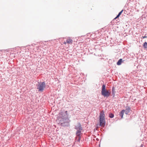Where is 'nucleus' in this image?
<instances>
[{"label":"nucleus","instance_id":"obj_1","mask_svg":"<svg viewBox=\"0 0 147 147\" xmlns=\"http://www.w3.org/2000/svg\"><path fill=\"white\" fill-rule=\"evenodd\" d=\"M58 124L64 127H68L69 125V120L68 118L59 119Z\"/></svg>","mask_w":147,"mask_h":147},{"label":"nucleus","instance_id":"obj_2","mask_svg":"<svg viewBox=\"0 0 147 147\" xmlns=\"http://www.w3.org/2000/svg\"><path fill=\"white\" fill-rule=\"evenodd\" d=\"M105 114L103 111H102L100 114L99 123L101 127L105 126Z\"/></svg>","mask_w":147,"mask_h":147},{"label":"nucleus","instance_id":"obj_3","mask_svg":"<svg viewBox=\"0 0 147 147\" xmlns=\"http://www.w3.org/2000/svg\"><path fill=\"white\" fill-rule=\"evenodd\" d=\"M74 129L77 130L76 133V136H80L82 134V128L80 123L79 122L75 126Z\"/></svg>","mask_w":147,"mask_h":147},{"label":"nucleus","instance_id":"obj_4","mask_svg":"<svg viewBox=\"0 0 147 147\" xmlns=\"http://www.w3.org/2000/svg\"><path fill=\"white\" fill-rule=\"evenodd\" d=\"M101 93L102 95L105 97H108L110 95V92L106 90V86L104 84H103L102 86Z\"/></svg>","mask_w":147,"mask_h":147},{"label":"nucleus","instance_id":"obj_5","mask_svg":"<svg viewBox=\"0 0 147 147\" xmlns=\"http://www.w3.org/2000/svg\"><path fill=\"white\" fill-rule=\"evenodd\" d=\"M38 84L36 85L37 89L39 91L42 92L46 87L45 82H38Z\"/></svg>","mask_w":147,"mask_h":147},{"label":"nucleus","instance_id":"obj_6","mask_svg":"<svg viewBox=\"0 0 147 147\" xmlns=\"http://www.w3.org/2000/svg\"><path fill=\"white\" fill-rule=\"evenodd\" d=\"M67 111H65L61 112L59 114V119L68 118L67 115Z\"/></svg>","mask_w":147,"mask_h":147},{"label":"nucleus","instance_id":"obj_7","mask_svg":"<svg viewBox=\"0 0 147 147\" xmlns=\"http://www.w3.org/2000/svg\"><path fill=\"white\" fill-rule=\"evenodd\" d=\"M125 112V110H123L120 112V115L121 116V118H123V115Z\"/></svg>","mask_w":147,"mask_h":147},{"label":"nucleus","instance_id":"obj_8","mask_svg":"<svg viewBox=\"0 0 147 147\" xmlns=\"http://www.w3.org/2000/svg\"><path fill=\"white\" fill-rule=\"evenodd\" d=\"M130 109L129 108H127L125 110V113L126 114H128L130 113Z\"/></svg>","mask_w":147,"mask_h":147},{"label":"nucleus","instance_id":"obj_9","mask_svg":"<svg viewBox=\"0 0 147 147\" xmlns=\"http://www.w3.org/2000/svg\"><path fill=\"white\" fill-rule=\"evenodd\" d=\"M123 11V10H122L120 12H119L118 14L117 15V17H115L114 19L113 20H115L117 18H118L120 15H121V14L122 13Z\"/></svg>","mask_w":147,"mask_h":147},{"label":"nucleus","instance_id":"obj_10","mask_svg":"<svg viewBox=\"0 0 147 147\" xmlns=\"http://www.w3.org/2000/svg\"><path fill=\"white\" fill-rule=\"evenodd\" d=\"M122 59H120L118 61L117 63V64L118 65H120L121 63V62H122Z\"/></svg>","mask_w":147,"mask_h":147},{"label":"nucleus","instance_id":"obj_11","mask_svg":"<svg viewBox=\"0 0 147 147\" xmlns=\"http://www.w3.org/2000/svg\"><path fill=\"white\" fill-rule=\"evenodd\" d=\"M76 137H77L76 138V141L77 142H80V138H81V135H80V136H76Z\"/></svg>","mask_w":147,"mask_h":147},{"label":"nucleus","instance_id":"obj_12","mask_svg":"<svg viewBox=\"0 0 147 147\" xmlns=\"http://www.w3.org/2000/svg\"><path fill=\"white\" fill-rule=\"evenodd\" d=\"M73 40L72 39H69L67 40V42L68 43L70 44L72 43Z\"/></svg>","mask_w":147,"mask_h":147},{"label":"nucleus","instance_id":"obj_13","mask_svg":"<svg viewBox=\"0 0 147 147\" xmlns=\"http://www.w3.org/2000/svg\"><path fill=\"white\" fill-rule=\"evenodd\" d=\"M143 46L145 48H147V42H145L144 43Z\"/></svg>","mask_w":147,"mask_h":147},{"label":"nucleus","instance_id":"obj_14","mask_svg":"<svg viewBox=\"0 0 147 147\" xmlns=\"http://www.w3.org/2000/svg\"><path fill=\"white\" fill-rule=\"evenodd\" d=\"M109 116L111 118H112L114 117V115L112 114H110L109 115Z\"/></svg>","mask_w":147,"mask_h":147},{"label":"nucleus","instance_id":"obj_15","mask_svg":"<svg viewBox=\"0 0 147 147\" xmlns=\"http://www.w3.org/2000/svg\"><path fill=\"white\" fill-rule=\"evenodd\" d=\"M112 92L113 94H114L115 89L113 88H112Z\"/></svg>","mask_w":147,"mask_h":147},{"label":"nucleus","instance_id":"obj_16","mask_svg":"<svg viewBox=\"0 0 147 147\" xmlns=\"http://www.w3.org/2000/svg\"><path fill=\"white\" fill-rule=\"evenodd\" d=\"M142 37H143V38H146L147 37V36H142Z\"/></svg>","mask_w":147,"mask_h":147},{"label":"nucleus","instance_id":"obj_17","mask_svg":"<svg viewBox=\"0 0 147 147\" xmlns=\"http://www.w3.org/2000/svg\"><path fill=\"white\" fill-rule=\"evenodd\" d=\"M30 46V45H27L26 46V47H29V46Z\"/></svg>","mask_w":147,"mask_h":147},{"label":"nucleus","instance_id":"obj_18","mask_svg":"<svg viewBox=\"0 0 147 147\" xmlns=\"http://www.w3.org/2000/svg\"><path fill=\"white\" fill-rule=\"evenodd\" d=\"M34 44H31V45H32V46H34Z\"/></svg>","mask_w":147,"mask_h":147},{"label":"nucleus","instance_id":"obj_19","mask_svg":"<svg viewBox=\"0 0 147 147\" xmlns=\"http://www.w3.org/2000/svg\"><path fill=\"white\" fill-rule=\"evenodd\" d=\"M3 51V50H1V52Z\"/></svg>","mask_w":147,"mask_h":147},{"label":"nucleus","instance_id":"obj_20","mask_svg":"<svg viewBox=\"0 0 147 147\" xmlns=\"http://www.w3.org/2000/svg\"><path fill=\"white\" fill-rule=\"evenodd\" d=\"M142 145L141 146V147H142Z\"/></svg>","mask_w":147,"mask_h":147}]
</instances>
